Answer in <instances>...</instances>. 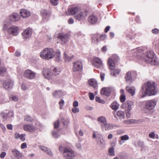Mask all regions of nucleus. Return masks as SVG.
<instances>
[{
  "label": "nucleus",
  "instance_id": "obj_1",
  "mask_svg": "<svg viewBox=\"0 0 159 159\" xmlns=\"http://www.w3.org/2000/svg\"><path fill=\"white\" fill-rule=\"evenodd\" d=\"M138 59L144 60L147 63L152 65H157L158 64V58L153 51H148L144 54L140 53L137 56Z\"/></svg>",
  "mask_w": 159,
  "mask_h": 159
},
{
  "label": "nucleus",
  "instance_id": "obj_2",
  "mask_svg": "<svg viewBox=\"0 0 159 159\" xmlns=\"http://www.w3.org/2000/svg\"><path fill=\"white\" fill-rule=\"evenodd\" d=\"M157 92L154 84L151 82H148L143 84L142 86L140 93L141 98L145 97L147 95L149 96L155 95Z\"/></svg>",
  "mask_w": 159,
  "mask_h": 159
},
{
  "label": "nucleus",
  "instance_id": "obj_3",
  "mask_svg": "<svg viewBox=\"0 0 159 159\" xmlns=\"http://www.w3.org/2000/svg\"><path fill=\"white\" fill-rule=\"evenodd\" d=\"M59 150L62 154L63 157L65 159H75L76 157L75 151L69 147H64L60 145Z\"/></svg>",
  "mask_w": 159,
  "mask_h": 159
},
{
  "label": "nucleus",
  "instance_id": "obj_4",
  "mask_svg": "<svg viewBox=\"0 0 159 159\" xmlns=\"http://www.w3.org/2000/svg\"><path fill=\"white\" fill-rule=\"evenodd\" d=\"M112 58H109L108 61V64L110 69L111 70V74L113 76H116L120 72V69H117L114 70L115 68V65L114 60L117 61L119 60V58L116 55H113Z\"/></svg>",
  "mask_w": 159,
  "mask_h": 159
},
{
  "label": "nucleus",
  "instance_id": "obj_5",
  "mask_svg": "<svg viewBox=\"0 0 159 159\" xmlns=\"http://www.w3.org/2000/svg\"><path fill=\"white\" fill-rule=\"evenodd\" d=\"M55 52L53 49L50 48H45L40 53V57L43 59L49 60L53 58Z\"/></svg>",
  "mask_w": 159,
  "mask_h": 159
},
{
  "label": "nucleus",
  "instance_id": "obj_6",
  "mask_svg": "<svg viewBox=\"0 0 159 159\" xmlns=\"http://www.w3.org/2000/svg\"><path fill=\"white\" fill-rule=\"evenodd\" d=\"M59 71L57 70L56 68L52 67L51 70L47 68H44L42 73L46 78L49 80L55 76L59 75Z\"/></svg>",
  "mask_w": 159,
  "mask_h": 159
},
{
  "label": "nucleus",
  "instance_id": "obj_7",
  "mask_svg": "<svg viewBox=\"0 0 159 159\" xmlns=\"http://www.w3.org/2000/svg\"><path fill=\"white\" fill-rule=\"evenodd\" d=\"M157 102V101L154 99L145 101L144 102V108L148 110H152L155 107Z\"/></svg>",
  "mask_w": 159,
  "mask_h": 159
},
{
  "label": "nucleus",
  "instance_id": "obj_8",
  "mask_svg": "<svg viewBox=\"0 0 159 159\" xmlns=\"http://www.w3.org/2000/svg\"><path fill=\"white\" fill-rule=\"evenodd\" d=\"M36 73L30 69L26 70L24 74L25 78L29 80L34 79L36 76Z\"/></svg>",
  "mask_w": 159,
  "mask_h": 159
},
{
  "label": "nucleus",
  "instance_id": "obj_9",
  "mask_svg": "<svg viewBox=\"0 0 159 159\" xmlns=\"http://www.w3.org/2000/svg\"><path fill=\"white\" fill-rule=\"evenodd\" d=\"M19 28L17 26L13 25L8 29V33L14 36H17L19 34Z\"/></svg>",
  "mask_w": 159,
  "mask_h": 159
},
{
  "label": "nucleus",
  "instance_id": "obj_10",
  "mask_svg": "<svg viewBox=\"0 0 159 159\" xmlns=\"http://www.w3.org/2000/svg\"><path fill=\"white\" fill-rule=\"evenodd\" d=\"M83 69V65L80 61H76L73 63V71L74 72L80 71Z\"/></svg>",
  "mask_w": 159,
  "mask_h": 159
},
{
  "label": "nucleus",
  "instance_id": "obj_11",
  "mask_svg": "<svg viewBox=\"0 0 159 159\" xmlns=\"http://www.w3.org/2000/svg\"><path fill=\"white\" fill-rule=\"evenodd\" d=\"M93 64L97 68H101L103 67V64L101 60L99 58L96 57L93 58Z\"/></svg>",
  "mask_w": 159,
  "mask_h": 159
},
{
  "label": "nucleus",
  "instance_id": "obj_12",
  "mask_svg": "<svg viewBox=\"0 0 159 159\" xmlns=\"http://www.w3.org/2000/svg\"><path fill=\"white\" fill-rule=\"evenodd\" d=\"M100 126L102 131L110 130L113 129L115 126L112 124H107V122L104 124H101Z\"/></svg>",
  "mask_w": 159,
  "mask_h": 159
},
{
  "label": "nucleus",
  "instance_id": "obj_13",
  "mask_svg": "<svg viewBox=\"0 0 159 159\" xmlns=\"http://www.w3.org/2000/svg\"><path fill=\"white\" fill-rule=\"evenodd\" d=\"M41 13L43 20L47 21L49 19L51 14L49 11L47 10L43 9L41 11Z\"/></svg>",
  "mask_w": 159,
  "mask_h": 159
},
{
  "label": "nucleus",
  "instance_id": "obj_14",
  "mask_svg": "<svg viewBox=\"0 0 159 159\" xmlns=\"http://www.w3.org/2000/svg\"><path fill=\"white\" fill-rule=\"evenodd\" d=\"M86 16L87 15L85 13L81 11H79L75 15V17L77 20L81 21L84 20Z\"/></svg>",
  "mask_w": 159,
  "mask_h": 159
},
{
  "label": "nucleus",
  "instance_id": "obj_15",
  "mask_svg": "<svg viewBox=\"0 0 159 159\" xmlns=\"http://www.w3.org/2000/svg\"><path fill=\"white\" fill-rule=\"evenodd\" d=\"M32 31L30 28H28L25 30L22 33L23 38L27 39L29 38L31 35Z\"/></svg>",
  "mask_w": 159,
  "mask_h": 159
},
{
  "label": "nucleus",
  "instance_id": "obj_16",
  "mask_svg": "<svg viewBox=\"0 0 159 159\" xmlns=\"http://www.w3.org/2000/svg\"><path fill=\"white\" fill-rule=\"evenodd\" d=\"M57 37L61 40L62 44L66 43L68 40L69 36L66 34L60 33Z\"/></svg>",
  "mask_w": 159,
  "mask_h": 159
},
{
  "label": "nucleus",
  "instance_id": "obj_17",
  "mask_svg": "<svg viewBox=\"0 0 159 159\" xmlns=\"http://www.w3.org/2000/svg\"><path fill=\"white\" fill-rule=\"evenodd\" d=\"M13 82L10 79L6 80L3 84L4 87L8 90L10 89L12 87Z\"/></svg>",
  "mask_w": 159,
  "mask_h": 159
},
{
  "label": "nucleus",
  "instance_id": "obj_18",
  "mask_svg": "<svg viewBox=\"0 0 159 159\" xmlns=\"http://www.w3.org/2000/svg\"><path fill=\"white\" fill-rule=\"evenodd\" d=\"M133 102L131 101H127L125 103H123L121 106V107L123 109H125L126 110V108L129 110L131 109V106L133 105Z\"/></svg>",
  "mask_w": 159,
  "mask_h": 159
},
{
  "label": "nucleus",
  "instance_id": "obj_19",
  "mask_svg": "<svg viewBox=\"0 0 159 159\" xmlns=\"http://www.w3.org/2000/svg\"><path fill=\"white\" fill-rule=\"evenodd\" d=\"M112 91V88H102L101 91V93L103 95L109 96Z\"/></svg>",
  "mask_w": 159,
  "mask_h": 159
},
{
  "label": "nucleus",
  "instance_id": "obj_20",
  "mask_svg": "<svg viewBox=\"0 0 159 159\" xmlns=\"http://www.w3.org/2000/svg\"><path fill=\"white\" fill-rule=\"evenodd\" d=\"M20 13L21 16L23 18H27L30 15V11L25 9H21Z\"/></svg>",
  "mask_w": 159,
  "mask_h": 159
},
{
  "label": "nucleus",
  "instance_id": "obj_21",
  "mask_svg": "<svg viewBox=\"0 0 159 159\" xmlns=\"http://www.w3.org/2000/svg\"><path fill=\"white\" fill-rule=\"evenodd\" d=\"M24 130L29 132H32L34 130V126L32 125L25 124L23 126Z\"/></svg>",
  "mask_w": 159,
  "mask_h": 159
},
{
  "label": "nucleus",
  "instance_id": "obj_22",
  "mask_svg": "<svg viewBox=\"0 0 159 159\" xmlns=\"http://www.w3.org/2000/svg\"><path fill=\"white\" fill-rule=\"evenodd\" d=\"M125 79L126 81L128 83H131L132 82L133 80L131 77V72L128 71L125 75Z\"/></svg>",
  "mask_w": 159,
  "mask_h": 159
},
{
  "label": "nucleus",
  "instance_id": "obj_23",
  "mask_svg": "<svg viewBox=\"0 0 159 159\" xmlns=\"http://www.w3.org/2000/svg\"><path fill=\"white\" fill-rule=\"evenodd\" d=\"M97 17L93 15H90L88 18V21L91 24H95L97 22Z\"/></svg>",
  "mask_w": 159,
  "mask_h": 159
},
{
  "label": "nucleus",
  "instance_id": "obj_24",
  "mask_svg": "<svg viewBox=\"0 0 159 159\" xmlns=\"http://www.w3.org/2000/svg\"><path fill=\"white\" fill-rule=\"evenodd\" d=\"M97 144L102 148H104L106 145L105 141L103 138L98 139L97 140Z\"/></svg>",
  "mask_w": 159,
  "mask_h": 159
},
{
  "label": "nucleus",
  "instance_id": "obj_25",
  "mask_svg": "<svg viewBox=\"0 0 159 159\" xmlns=\"http://www.w3.org/2000/svg\"><path fill=\"white\" fill-rule=\"evenodd\" d=\"M12 152L13 155L17 158V159H20L21 158L22 155L18 150L16 149H13L12 150Z\"/></svg>",
  "mask_w": 159,
  "mask_h": 159
},
{
  "label": "nucleus",
  "instance_id": "obj_26",
  "mask_svg": "<svg viewBox=\"0 0 159 159\" xmlns=\"http://www.w3.org/2000/svg\"><path fill=\"white\" fill-rule=\"evenodd\" d=\"M20 19V16L17 13H14L10 18V20L12 21L15 22L18 21Z\"/></svg>",
  "mask_w": 159,
  "mask_h": 159
},
{
  "label": "nucleus",
  "instance_id": "obj_27",
  "mask_svg": "<svg viewBox=\"0 0 159 159\" xmlns=\"http://www.w3.org/2000/svg\"><path fill=\"white\" fill-rule=\"evenodd\" d=\"M79 11V9L77 7L70 8L68 10V12L69 15L76 14Z\"/></svg>",
  "mask_w": 159,
  "mask_h": 159
},
{
  "label": "nucleus",
  "instance_id": "obj_28",
  "mask_svg": "<svg viewBox=\"0 0 159 159\" xmlns=\"http://www.w3.org/2000/svg\"><path fill=\"white\" fill-rule=\"evenodd\" d=\"M53 96L56 98H60L62 96V93L61 90H56L52 93Z\"/></svg>",
  "mask_w": 159,
  "mask_h": 159
},
{
  "label": "nucleus",
  "instance_id": "obj_29",
  "mask_svg": "<svg viewBox=\"0 0 159 159\" xmlns=\"http://www.w3.org/2000/svg\"><path fill=\"white\" fill-rule=\"evenodd\" d=\"M88 83L90 86L93 87L94 88H96L97 86V81L94 79H90L89 80Z\"/></svg>",
  "mask_w": 159,
  "mask_h": 159
},
{
  "label": "nucleus",
  "instance_id": "obj_30",
  "mask_svg": "<svg viewBox=\"0 0 159 159\" xmlns=\"http://www.w3.org/2000/svg\"><path fill=\"white\" fill-rule=\"evenodd\" d=\"M92 39L93 43H97L100 41V35L98 34H94L92 36Z\"/></svg>",
  "mask_w": 159,
  "mask_h": 159
},
{
  "label": "nucleus",
  "instance_id": "obj_31",
  "mask_svg": "<svg viewBox=\"0 0 159 159\" xmlns=\"http://www.w3.org/2000/svg\"><path fill=\"white\" fill-rule=\"evenodd\" d=\"M126 90L129 93L131 94L132 96L134 95L135 91V89L134 87L127 86L126 87Z\"/></svg>",
  "mask_w": 159,
  "mask_h": 159
},
{
  "label": "nucleus",
  "instance_id": "obj_32",
  "mask_svg": "<svg viewBox=\"0 0 159 159\" xmlns=\"http://www.w3.org/2000/svg\"><path fill=\"white\" fill-rule=\"evenodd\" d=\"M97 120L99 122L102 123V124H104L107 122L106 118L103 116L98 117L97 118Z\"/></svg>",
  "mask_w": 159,
  "mask_h": 159
},
{
  "label": "nucleus",
  "instance_id": "obj_33",
  "mask_svg": "<svg viewBox=\"0 0 159 159\" xmlns=\"http://www.w3.org/2000/svg\"><path fill=\"white\" fill-rule=\"evenodd\" d=\"M111 108L114 110H117L119 107V104L116 102H113L111 105Z\"/></svg>",
  "mask_w": 159,
  "mask_h": 159
},
{
  "label": "nucleus",
  "instance_id": "obj_34",
  "mask_svg": "<svg viewBox=\"0 0 159 159\" xmlns=\"http://www.w3.org/2000/svg\"><path fill=\"white\" fill-rule=\"evenodd\" d=\"M64 57L65 61H69L73 58V56H72L71 57L68 56L66 54V53L64 52Z\"/></svg>",
  "mask_w": 159,
  "mask_h": 159
},
{
  "label": "nucleus",
  "instance_id": "obj_35",
  "mask_svg": "<svg viewBox=\"0 0 159 159\" xmlns=\"http://www.w3.org/2000/svg\"><path fill=\"white\" fill-rule=\"evenodd\" d=\"M24 120L30 122H32L34 120L32 117H31L28 115H26L25 116Z\"/></svg>",
  "mask_w": 159,
  "mask_h": 159
},
{
  "label": "nucleus",
  "instance_id": "obj_36",
  "mask_svg": "<svg viewBox=\"0 0 159 159\" xmlns=\"http://www.w3.org/2000/svg\"><path fill=\"white\" fill-rule=\"evenodd\" d=\"M52 135L55 138L57 139L60 136L58 131L54 129L52 131Z\"/></svg>",
  "mask_w": 159,
  "mask_h": 159
},
{
  "label": "nucleus",
  "instance_id": "obj_37",
  "mask_svg": "<svg viewBox=\"0 0 159 159\" xmlns=\"http://www.w3.org/2000/svg\"><path fill=\"white\" fill-rule=\"evenodd\" d=\"M117 115L120 118L124 119L125 118V115L124 112L121 111H118L116 113Z\"/></svg>",
  "mask_w": 159,
  "mask_h": 159
},
{
  "label": "nucleus",
  "instance_id": "obj_38",
  "mask_svg": "<svg viewBox=\"0 0 159 159\" xmlns=\"http://www.w3.org/2000/svg\"><path fill=\"white\" fill-rule=\"evenodd\" d=\"M6 72V69L4 67H0V75L3 76Z\"/></svg>",
  "mask_w": 159,
  "mask_h": 159
},
{
  "label": "nucleus",
  "instance_id": "obj_39",
  "mask_svg": "<svg viewBox=\"0 0 159 159\" xmlns=\"http://www.w3.org/2000/svg\"><path fill=\"white\" fill-rule=\"evenodd\" d=\"M97 135V138L98 139L101 138V137L102 136V135L98 133L97 131H94L93 134V139L96 138V135Z\"/></svg>",
  "mask_w": 159,
  "mask_h": 159
},
{
  "label": "nucleus",
  "instance_id": "obj_40",
  "mask_svg": "<svg viewBox=\"0 0 159 159\" xmlns=\"http://www.w3.org/2000/svg\"><path fill=\"white\" fill-rule=\"evenodd\" d=\"M109 154L110 156H114L115 155L114 148L111 147L109 149Z\"/></svg>",
  "mask_w": 159,
  "mask_h": 159
},
{
  "label": "nucleus",
  "instance_id": "obj_41",
  "mask_svg": "<svg viewBox=\"0 0 159 159\" xmlns=\"http://www.w3.org/2000/svg\"><path fill=\"white\" fill-rule=\"evenodd\" d=\"M120 139L121 140L125 142V141L129 139V137L127 135H125L120 137Z\"/></svg>",
  "mask_w": 159,
  "mask_h": 159
},
{
  "label": "nucleus",
  "instance_id": "obj_42",
  "mask_svg": "<svg viewBox=\"0 0 159 159\" xmlns=\"http://www.w3.org/2000/svg\"><path fill=\"white\" fill-rule=\"evenodd\" d=\"M1 116L2 117V119L3 121H5L8 118L7 113H2Z\"/></svg>",
  "mask_w": 159,
  "mask_h": 159
},
{
  "label": "nucleus",
  "instance_id": "obj_43",
  "mask_svg": "<svg viewBox=\"0 0 159 159\" xmlns=\"http://www.w3.org/2000/svg\"><path fill=\"white\" fill-rule=\"evenodd\" d=\"M95 99L97 102L99 103H101L102 104H104L105 103V101L101 99L99 97H96Z\"/></svg>",
  "mask_w": 159,
  "mask_h": 159
},
{
  "label": "nucleus",
  "instance_id": "obj_44",
  "mask_svg": "<svg viewBox=\"0 0 159 159\" xmlns=\"http://www.w3.org/2000/svg\"><path fill=\"white\" fill-rule=\"evenodd\" d=\"M142 49L140 48H138L132 50V51L133 52H136L137 54H138L141 52H142Z\"/></svg>",
  "mask_w": 159,
  "mask_h": 159
},
{
  "label": "nucleus",
  "instance_id": "obj_45",
  "mask_svg": "<svg viewBox=\"0 0 159 159\" xmlns=\"http://www.w3.org/2000/svg\"><path fill=\"white\" fill-rule=\"evenodd\" d=\"M156 134L153 132H151L148 135L149 137L152 139H154L156 136Z\"/></svg>",
  "mask_w": 159,
  "mask_h": 159
},
{
  "label": "nucleus",
  "instance_id": "obj_46",
  "mask_svg": "<svg viewBox=\"0 0 159 159\" xmlns=\"http://www.w3.org/2000/svg\"><path fill=\"white\" fill-rule=\"evenodd\" d=\"M46 152L50 156H52L53 155V153L50 149L49 148H48V149L46 150Z\"/></svg>",
  "mask_w": 159,
  "mask_h": 159
},
{
  "label": "nucleus",
  "instance_id": "obj_47",
  "mask_svg": "<svg viewBox=\"0 0 159 159\" xmlns=\"http://www.w3.org/2000/svg\"><path fill=\"white\" fill-rule=\"evenodd\" d=\"M51 3L54 6H56L58 3V0H50Z\"/></svg>",
  "mask_w": 159,
  "mask_h": 159
},
{
  "label": "nucleus",
  "instance_id": "obj_48",
  "mask_svg": "<svg viewBox=\"0 0 159 159\" xmlns=\"http://www.w3.org/2000/svg\"><path fill=\"white\" fill-rule=\"evenodd\" d=\"M120 100L121 102H123L125 100V95H121L120 97Z\"/></svg>",
  "mask_w": 159,
  "mask_h": 159
},
{
  "label": "nucleus",
  "instance_id": "obj_49",
  "mask_svg": "<svg viewBox=\"0 0 159 159\" xmlns=\"http://www.w3.org/2000/svg\"><path fill=\"white\" fill-rule=\"evenodd\" d=\"M25 134H21L19 138L22 141H24L25 140Z\"/></svg>",
  "mask_w": 159,
  "mask_h": 159
},
{
  "label": "nucleus",
  "instance_id": "obj_50",
  "mask_svg": "<svg viewBox=\"0 0 159 159\" xmlns=\"http://www.w3.org/2000/svg\"><path fill=\"white\" fill-rule=\"evenodd\" d=\"M54 127L55 129H56L58 128L59 125V123L58 120H57L55 122L54 124Z\"/></svg>",
  "mask_w": 159,
  "mask_h": 159
},
{
  "label": "nucleus",
  "instance_id": "obj_51",
  "mask_svg": "<svg viewBox=\"0 0 159 159\" xmlns=\"http://www.w3.org/2000/svg\"><path fill=\"white\" fill-rule=\"evenodd\" d=\"M65 102L62 99H61L59 102V104L60 105V108L61 109L62 106L64 105Z\"/></svg>",
  "mask_w": 159,
  "mask_h": 159
},
{
  "label": "nucleus",
  "instance_id": "obj_52",
  "mask_svg": "<svg viewBox=\"0 0 159 159\" xmlns=\"http://www.w3.org/2000/svg\"><path fill=\"white\" fill-rule=\"evenodd\" d=\"M39 148L40 149H41L43 151H44V152H45L46 151V150L48 148H47L46 147H45V146H41V145L39 146Z\"/></svg>",
  "mask_w": 159,
  "mask_h": 159
},
{
  "label": "nucleus",
  "instance_id": "obj_53",
  "mask_svg": "<svg viewBox=\"0 0 159 159\" xmlns=\"http://www.w3.org/2000/svg\"><path fill=\"white\" fill-rule=\"evenodd\" d=\"M7 113V116L8 118L13 117L14 116V112L13 111H9Z\"/></svg>",
  "mask_w": 159,
  "mask_h": 159
},
{
  "label": "nucleus",
  "instance_id": "obj_54",
  "mask_svg": "<svg viewBox=\"0 0 159 159\" xmlns=\"http://www.w3.org/2000/svg\"><path fill=\"white\" fill-rule=\"evenodd\" d=\"M61 121L63 123L64 125L65 126L67 125L69 123V122L68 120H65L63 118L61 119Z\"/></svg>",
  "mask_w": 159,
  "mask_h": 159
},
{
  "label": "nucleus",
  "instance_id": "obj_55",
  "mask_svg": "<svg viewBox=\"0 0 159 159\" xmlns=\"http://www.w3.org/2000/svg\"><path fill=\"white\" fill-rule=\"evenodd\" d=\"M130 110L128 109L126 110V116L128 118H130Z\"/></svg>",
  "mask_w": 159,
  "mask_h": 159
},
{
  "label": "nucleus",
  "instance_id": "obj_56",
  "mask_svg": "<svg viewBox=\"0 0 159 159\" xmlns=\"http://www.w3.org/2000/svg\"><path fill=\"white\" fill-rule=\"evenodd\" d=\"M72 111L74 113H76L79 111V109L76 107H74L72 109Z\"/></svg>",
  "mask_w": 159,
  "mask_h": 159
},
{
  "label": "nucleus",
  "instance_id": "obj_57",
  "mask_svg": "<svg viewBox=\"0 0 159 159\" xmlns=\"http://www.w3.org/2000/svg\"><path fill=\"white\" fill-rule=\"evenodd\" d=\"M89 98L91 100H93L94 98V96L93 93L89 92Z\"/></svg>",
  "mask_w": 159,
  "mask_h": 159
},
{
  "label": "nucleus",
  "instance_id": "obj_58",
  "mask_svg": "<svg viewBox=\"0 0 159 159\" xmlns=\"http://www.w3.org/2000/svg\"><path fill=\"white\" fill-rule=\"evenodd\" d=\"M21 87L22 89L24 90H26L27 89L26 85L24 84H22Z\"/></svg>",
  "mask_w": 159,
  "mask_h": 159
},
{
  "label": "nucleus",
  "instance_id": "obj_59",
  "mask_svg": "<svg viewBox=\"0 0 159 159\" xmlns=\"http://www.w3.org/2000/svg\"><path fill=\"white\" fill-rule=\"evenodd\" d=\"M76 146L78 149L80 150L81 148L82 147L80 143H77L76 144Z\"/></svg>",
  "mask_w": 159,
  "mask_h": 159
},
{
  "label": "nucleus",
  "instance_id": "obj_60",
  "mask_svg": "<svg viewBox=\"0 0 159 159\" xmlns=\"http://www.w3.org/2000/svg\"><path fill=\"white\" fill-rule=\"evenodd\" d=\"M159 32V30L156 28L152 30V32L153 34H157Z\"/></svg>",
  "mask_w": 159,
  "mask_h": 159
},
{
  "label": "nucleus",
  "instance_id": "obj_61",
  "mask_svg": "<svg viewBox=\"0 0 159 159\" xmlns=\"http://www.w3.org/2000/svg\"><path fill=\"white\" fill-rule=\"evenodd\" d=\"M14 101L16 102L18 100V97L16 96H12L11 98Z\"/></svg>",
  "mask_w": 159,
  "mask_h": 159
},
{
  "label": "nucleus",
  "instance_id": "obj_62",
  "mask_svg": "<svg viewBox=\"0 0 159 159\" xmlns=\"http://www.w3.org/2000/svg\"><path fill=\"white\" fill-rule=\"evenodd\" d=\"M27 144L25 143H22L21 145V148L22 149H24L27 148Z\"/></svg>",
  "mask_w": 159,
  "mask_h": 159
},
{
  "label": "nucleus",
  "instance_id": "obj_63",
  "mask_svg": "<svg viewBox=\"0 0 159 159\" xmlns=\"http://www.w3.org/2000/svg\"><path fill=\"white\" fill-rule=\"evenodd\" d=\"M107 38V35H100V41L101 40H104Z\"/></svg>",
  "mask_w": 159,
  "mask_h": 159
},
{
  "label": "nucleus",
  "instance_id": "obj_64",
  "mask_svg": "<svg viewBox=\"0 0 159 159\" xmlns=\"http://www.w3.org/2000/svg\"><path fill=\"white\" fill-rule=\"evenodd\" d=\"M137 144L140 147L143 146L144 145L143 142L141 141L138 142Z\"/></svg>",
  "mask_w": 159,
  "mask_h": 159
}]
</instances>
